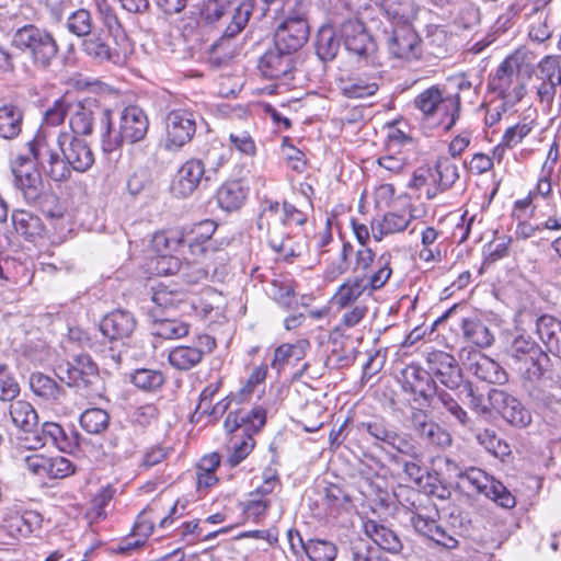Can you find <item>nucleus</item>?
<instances>
[{
	"instance_id": "cd10ccee",
	"label": "nucleus",
	"mask_w": 561,
	"mask_h": 561,
	"mask_svg": "<svg viewBox=\"0 0 561 561\" xmlns=\"http://www.w3.org/2000/svg\"><path fill=\"white\" fill-rule=\"evenodd\" d=\"M24 111L14 103L0 106V136L3 140L16 139L23 130Z\"/></svg>"
},
{
	"instance_id": "a211bd4d",
	"label": "nucleus",
	"mask_w": 561,
	"mask_h": 561,
	"mask_svg": "<svg viewBox=\"0 0 561 561\" xmlns=\"http://www.w3.org/2000/svg\"><path fill=\"white\" fill-rule=\"evenodd\" d=\"M216 346L215 339L201 335L192 345H179L169 352V363L178 370H188L201 363L206 352Z\"/></svg>"
},
{
	"instance_id": "3c124183",
	"label": "nucleus",
	"mask_w": 561,
	"mask_h": 561,
	"mask_svg": "<svg viewBox=\"0 0 561 561\" xmlns=\"http://www.w3.org/2000/svg\"><path fill=\"white\" fill-rule=\"evenodd\" d=\"M107 444L115 449V455L122 458L130 457L137 447L130 431L124 427L113 430L107 438Z\"/></svg>"
},
{
	"instance_id": "c9c22d12",
	"label": "nucleus",
	"mask_w": 561,
	"mask_h": 561,
	"mask_svg": "<svg viewBox=\"0 0 561 561\" xmlns=\"http://www.w3.org/2000/svg\"><path fill=\"white\" fill-rule=\"evenodd\" d=\"M151 301L154 305L150 309L156 310L163 316L165 311L178 308L185 301V293L179 289H170L167 285L160 283L152 293Z\"/></svg>"
},
{
	"instance_id": "a19ab883",
	"label": "nucleus",
	"mask_w": 561,
	"mask_h": 561,
	"mask_svg": "<svg viewBox=\"0 0 561 561\" xmlns=\"http://www.w3.org/2000/svg\"><path fill=\"white\" fill-rule=\"evenodd\" d=\"M153 511V506H148L139 513L133 528V536L137 537V539L134 541L127 539L126 542L119 547L121 551H128L145 543L146 539L151 535L153 530L154 522L152 518L148 517V515Z\"/></svg>"
},
{
	"instance_id": "2eb2a0df",
	"label": "nucleus",
	"mask_w": 561,
	"mask_h": 561,
	"mask_svg": "<svg viewBox=\"0 0 561 561\" xmlns=\"http://www.w3.org/2000/svg\"><path fill=\"white\" fill-rule=\"evenodd\" d=\"M491 407L511 425L524 428L531 423L529 410L514 396L501 389H491L488 394Z\"/></svg>"
},
{
	"instance_id": "1a4fd4ad",
	"label": "nucleus",
	"mask_w": 561,
	"mask_h": 561,
	"mask_svg": "<svg viewBox=\"0 0 561 561\" xmlns=\"http://www.w3.org/2000/svg\"><path fill=\"white\" fill-rule=\"evenodd\" d=\"M309 38V25L302 3L288 12L286 19L278 25L274 34V45L278 49L294 55Z\"/></svg>"
},
{
	"instance_id": "603ef678",
	"label": "nucleus",
	"mask_w": 561,
	"mask_h": 561,
	"mask_svg": "<svg viewBox=\"0 0 561 561\" xmlns=\"http://www.w3.org/2000/svg\"><path fill=\"white\" fill-rule=\"evenodd\" d=\"M304 550L310 561H334L337 554L336 546L324 539L308 540Z\"/></svg>"
},
{
	"instance_id": "864d4df0",
	"label": "nucleus",
	"mask_w": 561,
	"mask_h": 561,
	"mask_svg": "<svg viewBox=\"0 0 561 561\" xmlns=\"http://www.w3.org/2000/svg\"><path fill=\"white\" fill-rule=\"evenodd\" d=\"M165 377L157 369L140 368L130 375V382L145 391H154L162 387Z\"/></svg>"
},
{
	"instance_id": "39448f33",
	"label": "nucleus",
	"mask_w": 561,
	"mask_h": 561,
	"mask_svg": "<svg viewBox=\"0 0 561 561\" xmlns=\"http://www.w3.org/2000/svg\"><path fill=\"white\" fill-rule=\"evenodd\" d=\"M205 160L190 159L181 165L172 182V191L179 197L190 196L201 184L202 180H211L219 167L225 162L222 147L213 144L205 152Z\"/></svg>"
},
{
	"instance_id": "8fccbe9b",
	"label": "nucleus",
	"mask_w": 561,
	"mask_h": 561,
	"mask_svg": "<svg viewBox=\"0 0 561 561\" xmlns=\"http://www.w3.org/2000/svg\"><path fill=\"white\" fill-rule=\"evenodd\" d=\"M476 438L488 453L496 458L504 459L511 455L510 445L504 439L500 438L494 430L484 428L482 431H478Z\"/></svg>"
},
{
	"instance_id": "0eeeda50",
	"label": "nucleus",
	"mask_w": 561,
	"mask_h": 561,
	"mask_svg": "<svg viewBox=\"0 0 561 561\" xmlns=\"http://www.w3.org/2000/svg\"><path fill=\"white\" fill-rule=\"evenodd\" d=\"M392 255L383 252L377 260V270L370 276H355L342 284L333 297L336 306L345 308L356 301L367 289L370 291L381 289L392 275Z\"/></svg>"
},
{
	"instance_id": "0e129e2a",
	"label": "nucleus",
	"mask_w": 561,
	"mask_h": 561,
	"mask_svg": "<svg viewBox=\"0 0 561 561\" xmlns=\"http://www.w3.org/2000/svg\"><path fill=\"white\" fill-rule=\"evenodd\" d=\"M19 393V383L10 375L8 366L0 364V399L3 401H12Z\"/></svg>"
},
{
	"instance_id": "e2e57ef3",
	"label": "nucleus",
	"mask_w": 561,
	"mask_h": 561,
	"mask_svg": "<svg viewBox=\"0 0 561 561\" xmlns=\"http://www.w3.org/2000/svg\"><path fill=\"white\" fill-rule=\"evenodd\" d=\"M353 245L348 242H344L342 245V250L340 252V257L337 261L333 262L327 270V275L331 278H336L343 274H345L352 263L350 262V257L354 255Z\"/></svg>"
},
{
	"instance_id": "ea45409f",
	"label": "nucleus",
	"mask_w": 561,
	"mask_h": 561,
	"mask_svg": "<svg viewBox=\"0 0 561 561\" xmlns=\"http://www.w3.org/2000/svg\"><path fill=\"white\" fill-rule=\"evenodd\" d=\"M379 89L375 77L350 78L342 83V93L348 99H364L376 94Z\"/></svg>"
},
{
	"instance_id": "9b49d317",
	"label": "nucleus",
	"mask_w": 561,
	"mask_h": 561,
	"mask_svg": "<svg viewBox=\"0 0 561 561\" xmlns=\"http://www.w3.org/2000/svg\"><path fill=\"white\" fill-rule=\"evenodd\" d=\"M383 33L388 51L392 57L404 60L421 57V38L409 21L391 23L389 27H385Z\"/></svg>"
},
{
	"instance_id": "a18cd8bd",
	"label": "nucleus",
	"mask_w": 561,
	"mask_h": 561,
	"mask_svg": "<svg viewBox=\"0 0 561 561\" xmlns=\"http://www.w3.org/2000/svg\"><path fill=\"white\" fill-rule=\"evenodd\" d=\"M553 70V57H545L538 65V79L541 83L537 87V95L541 103L551 104L554 99L557 91L551 81Z\"/></svg>"
},
{
	"instance_id": "de8ad7c7",
	"label": "nucleus",
	"mask_w": 561,
	"mask_h": 561,
	"mask_svg": "<svg viewBox=\"0 0 561 561\" xmlns=\"http://www.w3.org/2000/svg\"><path fill=\"white\" fill-rule=\"evenodd\" d=\"M110 419V414L105 410L91 408L81 413L79 422L87 433L99 435L108 427Z\"/></svg>"
},
{
	"instance_id": "2f4dec72",
	"label": "nucleus",
	"mask_w": 561,
	"mask_h": 561,
	"mask_svg": "<svg viewBox=\"0 0 561 561\" xmlns=\"http://www.w3.org/2000/svg\"><path fill=\"white\" fill-rule=\"evenodd\" d=\"M154 318L152 333L165 340L181 339L188 334L190 324L176 318H168L159 314L158 311L151 310Z\"/></svg>"
},
{
	"instance_id": "49530a36",
	"label": "nucleus",
	"mask_w": 561,
	"mask_h": 561,
	"mask_svg": "<svg viewBox=\"0 0 561 561\" xmlns=\"http://www.w3.org/2000/svg\"><path fill=\"white\" fill-rule=\"evenodd\" d=\"M357 431L362 435H368L374 445L387 444L394 428L383 419H373L357 424Z\"/></svg>"
},
{
	"instance_id": "13d9d810",
	"label": "nucleus",
	"mask_w": 561,
	"mask_h": 561,
	"mask_svg": "<svg viewBox=\"0 0 561 561\" xmlns=\"http://www.w3.org/2000/svg\"><path fill=\"white\" fill-rule=\"evenodd\" d=\"M374 3L383 10L390 24L408 21V0H376Z\"/></svg>"
},
{
	"instance_id": "4c0bfd02",
	"label": "nucleus",
	"mask_w": 561,
	"mask_h": 561,
	"mask_svg": "<svg viewBox=\"0 0 561 561\" xmlns=\"http://www.w3.org/2000/svg\"><path fill=\"white\" fill-rule=\"evenodd\" d=\"M11 220L15 231L26 240L41 236L43 231L41 218L31 211L15 209L11 215Z\"/></svg>"
},
{
	"instance_id": "4be33fe9",
	"label": "nucleus",
	"mask_w": 561,
	"mask_h": 561,
	"mask_svg": "<svg viewBox=\"0 0 561 561\" xmlns=\"http://www.w3.org/2000/svg\"><path fill=\"white\" fill-rule=\"evenodd\" d=\"M266 422V411L262 407H254L251 411L239 410L230 412L224 423L228 433L241 431L240 438L257 433Z\"/></svg>"
},
{
	"instance_id": "69168bd1",
	"label": "nucleus",
	"mask_w": 561,
	"mask_h": 561,
	"mask_svg": "<svg viewBox=\"0 0 561 561\" xmlns=\"http://www.w3.org/2000/svg\"><path fill=\"white\" fill-rule=\"evenodd\" d=\"M231 146L239 152L253 157L256 152L255 142L247 130L232 131L229 135Z\"/></svg>"
},
{
	"instance_id": "338daca9",
	"label": "nucleus",
	"mask_w": 561,
	"mask_h": 561,
	"mask_svg": "<svg viewBox=\"0 0 561 561\" xmlns=\"http://www.w3.org/2000/svg\"><path fill=\"white\" fill-rule=\"evenodd\" d=\"M448 36L439 26L428 28L426 44L432 48V54L439 57L447 53Z\"/></svg>"
},
{
	"instance_id": "423d86ee",
	"label": "nucleus",
	"mask_w": 561,
	"mask_h": 561,
	"mask_svg": "<svg viewBox=\"0 0 561 561\" xmlns=\"http://www.w3.org/2000/svg\"><path fill=\"white\" fill-rule=\"evenodd\" d=\"M252 10L253 4L250 0L239 3L233 8V12L224 9L221 4L206 0L199 9L198 23L217 28L225 25L221 37L233 38L247 26Z\"/></svg>"
},
{
	"instance_id": "f03ea898",
	"label": "nucleus",
	"mask_w": 561,
	"mask_h": 561,
	"mask_svg": "<svg viewBox=\"0 0 561 561\" xmlns=\"http://www.w3.org/2000/svg\"><path fill=\"white\" fill-rule=\"evenodd\" d=\"M10 43L30 59L35 69L41 71L49 70L60 51L53 32L33 23L16 27Z\"/></svg>"
},
{
	"instance_id": "ddd939ff",
	"label": "nucleus",
	"mask_w": 561,
	"mask_h": 561,
	"mask_svg": "<svg viewBox=\"0 0 561 561\" xmlns=\"http://www.w3.org/2000/svg\"><path fill=\"white\" fill-rule=\"evenodd\" d=\"M121 32L110 33V30L95 28L88 36L82 38L81 49L82 51L96 62H113L118 64L131 51L130 48L125 47L123 55L115 48L112 47L111 41H115L119 36Z\"/></svg>"
},
{
	"instance_id": "4d7b16f0",
	"label": "nucleus",
	"mask_w": 561,
	"mask_h": 561,
	"mask_svg": "<svg viewBox=\"0 0 561 561\" xmlns=\"http://www.w3.org/2000/svg\"><path fill=\"white\" fill-rule=\"evenodd\" d=\"M440 191L450 188L459 179L458 167L447 158H440L435 165Z\"/></svg>"
},
{
	"instance_id": "6e6552de",
	"label": "nucleus",
	"mask_w": 561,
	"mask_h": 561,
	"mask_svg": "<svg viewBox=\"0 0 561 561\" xmlns=\"http://www.w3.org/2000/svg\"><path fill=\"white\" fill-rule=\"evenodd\" d=\"M198 121H202L201 114L187 104L170 108L164 117L165 149L179 150L191 142Z\"/></svg>"
},
{
	"instance_id": "5701e85b",
	"label": "nucleus",
	"mask_w": 561,
	"mask_h": 561,
	"mask_svg": "<svg viewBox=\"0 0 561 561\" xmlns=\"http://www.w3.org/2000/svg\"><path fill=\"white\" fill-rule=\"evenodd\" d=\"M136 328L131 312L117 309L107 313L100 322V331L111 342L129 337Z\"/></svg>"
},
{
	"instance_id": "c85d7f7f",
	"label": "nucleus",
	"mask_w": 561,
	"mask_h": 561,
	"mask_svg": "<svg viewBox=\"0 0 561 561\" xmlns=\"http://www.w3.org/2000/svg\"><path fill=\"white\" fill-rule=\"evenodd\" d=\"M536 332L548 351L561 358V321L543 314L536 321Z\"/></svg>"
},
{
	"instance_id": "7ed1b4c3",
	"label": "nucleus",
	"mask_w": 561,
	"mask_h": 561,
	"mask_svg": "<svg viewBox=\"0 0 561 561\" xmlns=\"http://www.w3.org/2000/svg\"><path fill=\"white\" fill-rule=\"evenodd\" d=\"M110 111L103 112L102 146L104 151H113L124 142L136 144L145 139L149 129V119L145 111L136 105L125 107L119 115L118 128L112 127Z\"/></svg>"
},
{
	"instance_id": "052dcab7",
	"label": "nucleus",
	"mask_w": 561,
	"mask_h": 561,
	"mask_svg": "<svg viewBox=\"0 0 561 561\" xmlns=\"http://www.w3.org/2000/svg\"><path fill=\"white\" fill-rule=\"evenodd\" d=\"M531 128L528 124H517L506 129L502 142L495 147L494 154L501 156L505 148H513L522 142V140L530 133Z\"/></svg>"
},
{
	"instance_id": "20e7f679",
	"label": "nucleus",
	"mask_w": 561,
	"mask_h": 561,
	"mask_svg": "<svg viewBox=\"0 0 561 561\" xmlns=\"http://www.w3.org/2000/svg\"><path fill=\"white\" fill-rule=\"evenodd\" d=\"M447 472L460 480L461 486L469 492L483 494L504 508H513L516 500L510 490L499 480L489 476L482 469L470 467L462 470L459 465L450 459H445Z\"/></svg>"
},
{
	"instance_id": "f257e3e1",
	"label": "nucleus",
	"mask_w": 561,
	"mask_h": 561,
	"mask_svg": "<svg viewBox=\"0 0 561 561\" xmlns=\"http://www.w3.org/2000/svg\"><path fill=\"white\" fill-rule=\"evenodd\" d=\"M27 146L36 164L55 182H66L72 171L83 173L94 163L88 142L70 133H59L53 141L45 135H36Z\"/></svg>"
},
{
	"instance_id": "774afa93",
	"label": "nucleus",
	"mask_w": 561,
	"mask_h": 561,
	"mask_svg": "<svg viewBox=\"0 0 561 561\" xmlns=\"http://www.w3.org/2000/svg\"><path fill=\"white\" fill-rule=\"evenodd\" d=\"M419 435L427 443L439 447L448 446L451 443L450 435L433 421Z\"/></svg>"
},
{
	"instance_id": "79ce46f5",
	"label": "nucleus",
	"mask_w": 561,
	"mask_h": 561,
	"mask_svg": "<svg viewBox=\"0 0 561 561\" xmlns=\"http://www.w3.org/2000/svg\"><path fill=\"white\" fill-rule=\"evenodd\" d=\"M461 329L465 337L479 347H488L494 341L489 328L477 317L463 319Z\"/></svg>"
},
{
	"instance_id": "aec40b11",
	"label": "nucleus",
	"mask_w": 561,
	"mask_h": 561,
	"mask_svg": "<svg viewBox=\"0 0 561 561\" xmlns=\"http://www.w3.org/2000/svg\"><path fill=\"white\" fill-rule=\"evenodd\" d=\"M95 99L71 101L69 126L73 136H88L93 131L95 115L103 114Z\"/></svg>"
},
{
	"instance_id": "f8f14e48",
	"label": "nucleus",
	"mask_w": 561,
	"mask_h": 561,
	"mask_svg": "<svg viewBox=\"0 0 561 561\" xmlns=\"http://www.w3.org/2000/svg\"><path fill=\"white\" fill-rule=\"evenodd\" d=\"M414 106L427 118L439 110H444L448 117L444 128L445 130H450L459 118L461 101L459 94L444 96L440 89L433 85L415 98Z\"/></svg>"
},
{
	"instance_id": "bf43d9fd",
	"label": "nucleus",
	"mask_w": 561,
	"mask_h": 561,
	"mask_svg": "<svg viewBox=\"0 0 561 561\" xmlns=\"http://www.w3.org/2000/svg\"><path fill=\"white\" fill-rule=\"evenodd\" d=\"M237 438L238 435L231 438V450L227 459L230 467L238 466L248 457L254 447V440L251 435H247V437H242L240 440H236Z\"/></svg>"
},
{
	"instance_id": "e433bc0d",
	"label": "nucleus",
	"mask_w": 561,
	"mask_h": 561,
	"mask_svg": "<svg viewBox=\"0 0 561 561\" xmlns=\"http://www.w3.org/2000/svg\"><path fill=\"white\" fill-rule=\"evenodd\" d=\"M245 196V190L239 181H229L219 187L217 202L224 210L232 211L243 205Z\"/></svg>"
},
{
	"instance_id": "b1692460",
	"label": "nucleus",
	"mask_w": 561,
	"mask_h": 561,
	"mask_svg": "<svg viewBox=\"0 0 561 561\" xmlns=\"http://www.w3.org/2000/svg\"><path fill=\"white\" fill-rule=\"evenodd\" d=\"M434 398L426 407L433 410H445L458 424L467 426L471 419L458 397V388H438Z\"/></svg>"
},
{
	"instance_id": "09e8293b",
	"label": "nucleus",
	"mask_w": 561,
	"mask_h": 561,
	"mask_svg": "<svg viewBox=\"0 0 561 561\" xmlns=\"http://www.w3.org/2000/svg\"><path fill=\"white\" fill-rule=\"evenodd\" d=\"M71 101L72 99L68 95L55 100L44 112L42 128L44 126L57 127L61 125L66 116L70 114ZM37 135H44L43 129Z\"/></svg>"
},
{
	"instance_id": "4468645a",
	"label": "nucleus",
	"mask_w": 561,
	"mask_h": 561,
	"mask_svg": "<svg viewBox=\"0 0 561 561\" xmlns=\"http://www.w3.org/2000/svg\"><path fill=\"white\" fill-rule=\"evenodd\" d=\"M340 37L345 49L360 60H373L376 43L358 19H347L340 24Z\"/></svg>"
},
{
	"instance_id": "dca6fc26",
	"label": "nucleus",
	"mask_w": 561,
	"mask_h": 561,
	"mask_svg": "<svg viewBox=\"0 0 561 561\" xmlns=\"http://www.w3.org/2000/svg\"><path fill=\"white\" fill-rule=\"evenodd\" d=\"M401 377L403 391L412 393L415 402L421 399L423 405L434 398L433 396L439 388L428 369L425 370L419 365H408L402 369Z\"/></svg>"
},
{
	"instance_id": "a878e982",
	"label": "nucleus",
	"mask_w": 561,
	"mask_h": 561,
	"mask_svg": "<svg viewBox=\"0 0 561 561\" xmlns=\"http://www.w3.org/2000/svg\"><path fill=\"white\" fill-rule=\"evenodd\" d=\"M184 234L180 230H167L154 233L152 238V248L161 254V262L168 261L169 266L165 270H162L164 273H174L180 270V263L174 257L167 259V254L176 251L183 243Z\"/></svg>"
},
{
	"instance_id": "bb28decb",
	"label": "nucleus",
	"mask_w": 561,
	"mask_h": 561,
	"mask_svg": "<svg viewBox=\"0 0 561 561\" xmlns=\"http://www.w3.org/2000/svg\"><path fill=\"white\" fill-rule=\"evenodd\" d=\"M467 368L478 379L489 383H503L507 379L506 373L495 360L479 352L468 358Z\"/></svg>"
},
{
	"instance_id": "412c9836",
	"label": "nucleus",
	"mask_w": 561,
	"mask_h": 561,
	"mask_svg": "<svg viewBox=\"0 0 561 561\" xmlns=\"http://www.w3.org/2000/svg\"><path fill=\"white\" fill-rule=\"evenodd\" d=\"M257 68L263 77L272 80H289L294 70L291 54L278 49L276 45L260 58Z\"/></svg>"
},
{
	"instance_id": "7c9ffc66",
	"label": "nucleus",
	"mask_w": 561,
	"mask_h": 561,
	"mask_svg": "<svg viewBox=\"0 0 561 561\" xmlns=\"http://www.w3.org/2000/svg\"><path fill=\"white\" fill-rule=\"evenodd\" d=\"M520 64L517 57L510 56L496 69L492 88L502 95H507L513 84L520 79Z\"/></svg>"
},
{
	"instance_id": "6ab92c4d",
	"label": "nucleus",
	"mask_w": 561,
	"mask_h": 561,
	"mask_svg": "<svg viewBox=\"0 0 561 561\" xmlns=\"http://www.w3.org/2000/svg\"><path fill=\"white\" fill-rule=\"evenodd\" d=\"M428 371L432 377L445 388H458L465 381L455 357L443 351H433L426 357Z\"/></svg>"
},
{
	"instance_id": "f3484780",
	"label": "nucleus",
	"mask_w": 561,
	"mask_h": 561,
	"mask_svg": "<svg viewBox=\"0 0 561 561\" xmlns=\"http://www.w3.org/2000/svg\"><path fill=\"white\" fill-rule=\"evenodd\" d=\"M12 172L14 187L27 204L35 203L42 195L43 180L41 173L30 163V158L19 157Z\"/></svg>"
},
{
	"instance_id": "9d476101",
	"label": "nucleus",
	"mask_w": 561,
	"mask_h": 561,
	"mask_svg": "<svg viewBox=\"0 0 561 561\" xmlns=\"http://www.w3.org/2000/svg\"><path fill=\"white\" fill-rule=\"evenodd\" d=\"M56 374L61 381L84 391L85 396L99 392L95 387L100 380L98 367L89 355L80 354L72 362L59 365Z\"/></svg>"
},
{
	"instance_id": "6e6d98bb",
	"label": "nucleus",
	"mask_w": 561,
	"mask_h": 561,
	"mask_svg": "<svg viewBox=\"0 0 561 561\" xmlns=\"http://www.w3.org/2000/svg\"><path fill=\"white\" fill-rule=\"evenodd\" d=\"M458 397L463 407H468L479 414L489 413L488 407L483 403L482 396L474 391L470 381L465 380L461 386L458 387Z\"/></svg>"
},
{
	"instance_id": "c756f323",
	"label": "nucleus",
	"mask_w": 561,
	"mask_h": 561,
	"mask_svg": "<svg viewBox=\"0 0 561 561\" xmlns=\"http://www.w3.org/2000/svg\"><path fill=\"white\" fill-rule=\"evenodd\" d=\"M365 534L382 550L398 553L402 549V542L398 535L386 525L368 519L364 523Z\"/></svg>"
},
{
	"instance_id": "680f3d73",
	"label": "nucleus",
	"mask_w": 561,
	"mask_h": 561,
	"mask_svg": "<svg viewBox=\"0 0 561 561\" xmlns=\"http://www.w3.org/2000/svg\"><path fill=\"white\" fill-rule=\"evenodd\" d=\"M539 354V345L529 336H516L507 348V355L511 362L520 359L522 356Z\"/></svg>"
},
{
	"instance_id": "72a5a7b5",
	"label": "nucleus",
	"mask_w": 561,
	"mask_h": 561,
	"mask_svg": "<svg viewBox=\"0 0 561 561\" xmlns=\"http://www.w3.org/2000/svg\"><path fill=\"white\" fill-rule=\"evenodd\" d=\"M341 41L332 25L321 26L316 42V53L319 58L323 61L333 60L340 50Z\"/></svg>"
},
{
	"instance_id": "393cba45",
	"label": "nucleus",
	"mask_w": 561,
	"mask_h": 561,
	"mask_svg": "<svg viewBox=\"0 0 561 561\" xmlns=\"http://www.w3.org/2000/svg\"><path fill=\"white\" fill-rule=\"evenodd\" d=\"M23 440L24 443L22 446L26 449L33 450L45 446L47 443L53 444L61 451H66L70 446L62 427L53 422H46L42 425L41 435L34 431L32 437L25 436Z\"/></svg>"
},
{
	"instance_id": "58836bf2",
	"label": "nucleus",
	"mask_w": 561,
	"mask_h": 561,
	"mask_svg": "<svg viewBox=\"0 0 561 561\" xmlns=\"http://www.w3.org/2000/svg\"><path fill=\"white\" fill-rule=\"evenodd\" d=\"M30 388L33 393L47 402H58L64 396L62 389L50 377L34 373L30 377Z\"/></svg>"
},
{
	"instance_id": "f704fd0d",
	"label": "nucleus",
	"mask_w": 561,
	"mask_h": 561,
	"mask_svg": "<svg viewBox=\"0 0 561 561\" xmlns=\"http://www.w3.org/2000/svg\"><path fill=\"white\" fill-rule=\"evenodd\" d=\"M411 215L387 213L381 220L371 224L373 238L376 241H381L386 234L401 232L409 226Z\"/></svg>"
},
{
	"instance_id": "473e14b6",
	"label": "nucleus",
	"mask_w": 561,
	"mask_h": 561,
	"mask_svg": "<svg viewBox=\"0 0 561 561\" xmlns=\"http://www.w3.org/2000/svg\"><path fill=\"white\" fill-rule=\"evenodd\" d=\"M10 415L13 424L26 436L32 435L38 423V415L33 405L24 400L10 404Z\"/></svg>"
},
{
	"instance_id": "c03bdc74",
	"label": "nucleus",
	"mask_w": 561,
	"mask_h": 561,
	"mask_svg": "<svg viewBox=\"0 0 561 561\" xmlns=\"http://www.w3.org/2000/svg\"><path fill=\"white\" fill-rule=\"evenodd\" d=\"M454 23L462 28H471L480 21L479 9L468 0H459L447 8Z\"/></svg>"
},
{
	"instance_id": "5fc2aeb1",
	"label": "nucleus",
	"mask_w": 561,
	"mask_h": 561,
	"mask_svg": "<svg viewBox=\"0 0 561 561\" xmlns=\"http://www.w3.org/2000/svg\"><path fill=\"white\" fill-rule=\"evenodd\" d=\"M550 363L549 356L545 353V362L539 357L522 362V367H518V374L527 381L536 382L540 380L546 373Z\"/></svg>"
},
{
	"instance_id": "37998d69",
	"label": "nucleus",
	"mask_w": 561,
	"mask_h": 561,
	"mask_svg": "<svg viewBox=\"0 0 561 561\" xmlns=\"http://www.w3.org/2000/svg\"><path fill=\"white\" fill-rule=\"evenodd\" d=\"M65 27L71 35L81 39L96 28L91 12L84 8L72 11L66 19Z\"/></svg>"
}]
</instances>
